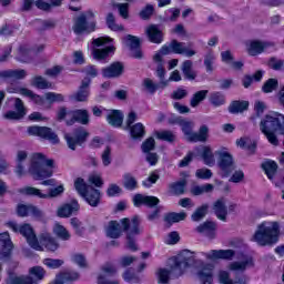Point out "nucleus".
Segmentation results:
<instances>
[{"label":"nucleus","mask_w":284,"mask_h":284,"mask_svg":"<svg viewBox=\"0 0 284 284\" xmlns=\"http://www.w3.org/2000/svg\"><path fill=\"white\" fill-rule=\"evenodd\" d=\"M134 205L139 207V205H148L149 207H154V205H159L160 201L156 196L136 194L133 197Z\"/></svg>","instance_id":"nucleus-23"},{"label":"nucleus","mask_w":284,"mask_h":284,"mask_svg":"<svg viewBox=\"0 0 284 284\" xmlns=\"http://www.w3.org/2000/svg\"><path fill=\"white\" fill-rule=\"evenodd\" d=\"M0 258H8L12 253V247H14L12 240H10V233L4 232L0 234Z\"/></svg>","instance_id":"nucleus-18"},{"label":"nucleus","mask_w":284,"mask_h":284,"mask_svg":"<svg viewBox=\"0 0 284 284\" xmlns=\"http://www.w3.org/2000/svg\"><path fill=\"white\" fill-rule=\"evenodd\" d=\"M247 108H250L247 101H233L229 106V112L231 114H240L241 112H245Z\"/></svg>","instance_id":"nucleus-41"},{"label":"nucleus","mask_w":284,"mask_h":284,"mask_svg":"<svg viewBox=\"0 0 284 284\" xmlns=\"http://www.w3.org/2000/svg\"><path fill=\"white\" fill-rule=\"evenodd\" d=\"M106 121L113 128H121L123 125V113L119 110H113L108 114Z\"/></svg>","instance_id":"nucleus-34"},{"label":"nucleus","mask_w":284,"mask_h":284,"mask_svg":"<svg viewBox=\"0 0 284 284\" xmlns=\"http://www.w3.org/2000/svg\"><path fill=\"white\" fill-rule=\"evenodd\" d=\"M274 90H278V80L271 78L264 82L262 92L270 94L274 92Z\"/></svg>","instance_id":"nucleus-55"},{"label":"nucleus","mask_w":284,"mask_h":284,"mask_svg":"<svg viewBox=\"0 0 284 284\" xmlns=\"http://www.w3.org/2000/svg\"><path fill=\"white\" fill-rule=\"evenodd\" d=\"M185 185H187V182L185 180H181L180 182L170 184V190L172 194L180 196V194H185Z\"/></svg>","instance_id":"nucleus-53"},{"label":"nucleus","mask_w":284,"mask_h":284,"mask_svg":"<svg viewBox=\"0 0 284 284\" xmlns=\"http://www.w3.org/2000/svg\"><path fill=\"white\" fill-rule=\"evenodd\" d=\"M171 45H172L173 54H184L185 57H187V59L195 57L196 54V50L186 47L185 42L172 40Z\"/></svg>","instance_id":"nucleus-21"},{"label":"nucleus","mask_w":284,"mask_h":284,"mask_svg":"<svg viewBox=\"0 0 284 284\" xmlns=\"http://www.w3.org/2000/svg\"><path fill=\"white\" fill-rule=\"evenodd\" d=\"M210 136V128L203 124L197 132L193 133L191 143H205Z\"/></svg>","instance_id":"nucleus-33"},{"label":"nucleus","mask_w":284,"mask_h":284,"mask_svg":"<svg viewBox=\"0 0 284 284\" xmlns=\"http://www.w3.org/2000/svg\"><path fill=\"white\" fill-rule=\"evenodd\" d=\"M207 210H210V205L207 204H203L202 206L197 207L195 212L191 215L192 221L199 222L202 221V219H205Z\"/></svg>","instance_id":"nucleus-54"},{"label":"nucleus","mask_w":284,"mask_h":284,"mask_svg":"<svg viewBox=\"0 0 284 284\" xmlns=\"http://www.w3.org/2000/svg\"><path fill=\"white\" fill-rule=\"evenodd\" d=\"M214 185L204 184V185H195L191 189V194L193 196H201V194H209V192H213Z\"/></svg>","instance_id":"nucleus-49"},{"label":"nucleus","mask_w":284,"mask_h":284,"mask_svg":"<svg viewBox=\"0 0 284 284\" xmlns=\"http://www.w3.org/2000/svg\"><path fill=\"white\" fill-rule=\"evenodd\" d=\"M261 168H262V170H264V172H265L267 179H270V181H272V179H274V176H276V172L278 171V164H276L272 160H267V161L263 162Z\"/></svg>","instance_id":"nucleus-36"},{"label":"nucleus","mask_w":284,"mask_h":284,"mask_svg":"<svg viewBox=\"0 0 284 284\" xmlns=\"http://www.w3.org/2000/svg\"><path fill=\"white\" fill-rule=\"evenodd\" d=\"M181 71L182 74H184V79H187L189 81H194L197 77V73L194 70V62H192V60L183 61L181 64Z\"/></svg>","instance_id":"nucleus-29"},{"label":"nucleus","mask_w":284,"mask_h":284,"mask_svg":"<svg viewBox=\"0 0 284 284\" xmlns=\"http://www.w3.org/2000/svg\"><path fill=\"white\" fill-rule=\"evenodd\" d=\"M20 194L26 196H37L38 199H48V194L43 193L41 190L34 186H24L19 190Z\"/></svg>","instance_id":"nucleus-38"},{"label":"nucleus","mask_w":284,"mask_h":284,"mask_svg":"<svg viewBox=\"0 0 284 284\" xmlns=\"http://www.w3.org/2000/svg\"><path fill=\"white\" fill-rule=\"evenodd\" d=\"M179 123L186 140L192 142V138L194 136V122L180 120Z\"/></svg>","instance_id":"nucleus-40"},{"label":"nucleus","mask_w":284,"mask_h":284,"mask_svg":"<svg viewBox=\"0 0 284 284\" xmlns=\"http://www.w3.org/2000/svg\"><path fill=\"white\" fill-rule=\"evenodd\" d=\"M123 43L128 45L131 50V55L134 59H141L143 57V52H141V40L138 37L132 34L126 36L123 38Z\"/></svg>","instance_id":"nucleus-15"},{"label":"nucleus","mask_w":284,"mask_h":284,"mask_svg":"<svg viewBox=\"0 0 284 284\" xmlns=\"http://www.w3.org/2000/svg\"><path fill=\"white\" fill-rule=\"evenodd\" d=\"M29 274L34 276H20V277H10L8 284H39V281L45 278V268L41 266H33L29 270Z\"/></svg>","instance_id":"nucleus-9"},{"label":"nucleus","mask_w":284,"mask_h":284,"mask_svg":"<svg viewBox=\"0 0 284 284\" xmlns=\"http://www.w3.org/2000/svg\"><path fill=\"white\" fill-rule=\"evenodd\" d=\"M278 236H281V224L278 222H263L253 235V241L261 247H265L276 245Z\"/></svg>","instance_id":"nucleus-4"},{"label":"nucleus","mask_w":284,"mask_h":284,"mask_svg":"<svg viewBox=\"0 0 284 284\" xmlns=\"http://www.w3.org/2000/svg\"><path fill=\"white\" fill-rule=\"evenodd\" d=\"M92 80L90 78H84L75 93L70 95L71 101H78L80 103H85L90 98V84Z\"/></svg>","instance_id":"nucleus-13"},{"label":"nucleus","mask_w":284,"mask_h":284,"mask_svg":"<svg viewBox=\"0 0 284 284\" xmlns=\"http://www.w3.org/2000/svg\"><path fill=\"white\" fill-rule=\"evenodd\" d=\"M28 159V152L26 151H18L16 158V174L18 176H26V160Z\"/></svg>","instance_id":"nucleus-28"},{"label":"nucleus","mask_w":284,"mask_h":284,"mask_svg":"<svg viewBox=\"0 0 284 284\" xmlns=\"http://www.w3.org/2000/svg\"><path fill=\"white\" fill-rule=\"evenodd\" d=\"M209 93H210V91H207V90H201V91L195 92L190 101L191 108H199V104L201 102L205 101V99H207Z\"/></svg>","instance_id":"nucleus-44"},{"label":"nucleus","mask_w":284,"mask_h":284,"mask_svg":"<svg viewBox=\"0 0 284 284\" xmlns=\"http://www.w3.org/2000/svg\"><path fill=\"white\" fill-rule=\"evenodd\" d=\"M254 265V260L247 255H242L239 260L229 263L227 270L230 272H236L243 274L246 270H250Z\"/></svg>","instance_id":"nucleus-12"},{"label":"nucleus","mask_w":284,"mask_h":284,"mask_svg":"<svg viewBox=\"0 0 284 284\" xmlns=\"http://www.w3.org/2000/svg\"><path fill=\"white\" fill-rule=\"evenodd\" d=\"M155 136L160 141H166V143H174L176 141V133L170 130L156 131Z\"/></svg>","instance_id":"nucleus-45"},{"label":"nucleus","mask_w":284,"mask_h":284,"mask_svg":"<svg viewBox=\"0 0 284 284\" xmlns=\"http://www.w3.org/2000/svg\"><path fill=\"white\" fill-rule=\"evenodd\" d=\"M7 92L10 94H21L22 97H27L28 99H31L34 103L38 105H41L43 103V98L40 95H37L32 90L23 87H10L7 89Z\"/></svg>","instance_id":"nucleus-14"},{"label":"nucleus","mask_w":284,"mask_h":284,"mask_svg":"<svg viewBox=\"0 0 284 284\" xmlns=\"http://www.w3.org/2000/svg\"><path fill=\"white\" fill-rule=\"evenodd\" d=\"M17 60L21 61L22 63H28L30 61V49L28 47L22 45L18 50Z\"/></svg>","instance_id":"nucleus-60"},{"label":"nucleus","mask_w":284,"mask_h":284,"mask_svg":"<svg viewBox=\"0 0 284 284\" xmlns=\"http://www.w3.org/2000/svg\"><path fill=\"white\" fill-rule=\"evenodd\" d=\"M113 8L118 9V12L122 19L130 17V4L129 3H113Z\"/></svg>","instance_id":"nucleus-61"},{"label":"nucleus","mask_w":284,"mask_h":284,"mask_svg":"<svg viewBox=\"0 0 284 284\" xmlns=\"http://www.w3.org/2000/svg\"><path fill=\"white\" fill-rule=\"evenodd\" d=\"M97 30V22L94 21V12L87 11L85 13H81L78 18L74 19L73 23V32L75 34H90V32H94Z\"/></svg>","instance_id":"nucleus-7"},{"label":"nucleus","mask_w":284,"mask_h":284,"mask_svg":"<svg viewBox=\"0 0 284 284\" xmlns=\"http://www.w3.org/2000/svg\"><path fill=\"white\" fill-rule=\"evenodd\" d=\"M215 156H217V166L222 172V176H230L232 172L236 170L234 158L230 154L226 148L215 151Z\"/></svg>","instance_id":"nucleus-8"},{"label":"nucleus","mask_w":284,"mask_h":284,"mask_svg":"<svg viewBox=\"0 0 284 284\" xmlns=\"http://www.w3.org/2000/svg\"><path fill=\"white\" fill-rule=\"evenodd\" d=\"M260 130L271 145L278 146L280 142L276 132L284 134V115L278 112L266 114L260 122Z\"/></svg>","instance_id":"nucleus-2"},{"label":"nucleus","mask_w":284,"mask_h":284,"mask_svg":"<svg viewBox=\"0 0 284 284\" xmlns=\"http://www.w3.org/2000/svg\"><path fill=\"white\" fill-rule=\"evenodd\" d=\"M101 272L102 273H100L99 276H104V278H106V276H114V274H116V266H114L113 264L106 263L102 265Z\"/></svg>","instance_id":"nucleus-62"},{"label":"nucleus","mask_w":284,"mask_h":284,"mask_svg":"<svg viewBox=\"0 0 284 284\" xmlns=\"http://www.w3.org/2000/svg\"><path fill=\"white\" fill-rule=\"evenodd\" d=\"M214 266L212 264H203L197 271V278L202 284H212L214 281Z\"/></svg>","instance_id":"nucleus-19"},{"label":"nucleus","mask_w":284,"mask_h":284,"mask_svg":"<svg viewBox=\"0 0 284 284\" xmlns=\"http://www.w3.org/2000/svg\"><path fill=\"white\" fill-rule=\"evenodd\" d=\"M214 61H216V57L212 51H209L204 55V65L206 68V72H214Z\"/></svg>","instance_id":"nucleus-58"},{"label":"nucleus","mask_w":284,"mask_h":284,"mask_svg":"<svg viewBox=\"0 0 284 284\" xmlns=\"http://www.w3.org/2000/svg\"><path fill=\"white\" fill-rule=\"evenodd\" d=\"M57 282L64 284L67 281H79V273L64 272L57 275Z\"/></svg>","instance_id":"nucleus-52"},{"label":"nucleus","mask_w":284,"mask_h":284,"mask_svg":"<svg viewBox=\"0 0 284 284\" xmlns=\"http://www.w3.org/2000/svg\"><path fill=\"white\" fill-rule=\"evenodd\" d=\"M140 224L141 220L139 216H134L131 222L128 217L121 220L123 232L126 233V247L128 250H131V252H136V250H139L136 246V236L141 234V230L139 229Z\"/></svg>","instance_id":"nucleus-5"},{"label":"nucleus","mask_w":284,"mask_h":284,"mask_svg":"<svg viewBox=\"0 0 284 284\" xmlns=\"http://www.w3.org/2000/svg\"><path fill=\"white\" fill-rule=\"evenodd\" d=\"M185 219H187V213L185 212H172L164 216V221L168 223V225H173V223H181V221H185Z\"/></svg>","instance_id":"nucleus-42"},{"label":"nucleus","mask_w":284,"mask_h":284,"mask_svg":"<svg viewBox=\"0 0 284 284\" xmlns=\"http://www.w3.org/2000/svg\"><path fill=\"white\" fill-rule=\"evenodd\" d=\"M40 242L48 250V252H57L59 250V242L52 239L50 234L43 233L40 235Z\"/></svg>","instance_id":"nucleus-32"},{"label":"nucleus","mask_w":284,"mask_h":284,"mask_svg":"<svg viewBox=\"0 0 284 284\" xmlns=\"http://www.w3.org/2000/svg\"><path fill=\"white\" fill-rule=\"evenodd\" d=\"M88 136H90V133H88V131H85L83 128L77 129L73 132V134H70V133L64 134L67 145L70 150H77V145H83Z\"/></svg>","instance_id":"nucleus-10"},{"label":"nucleus","mask_w":284,"mask_h":284,"mask_svg":"<svg viewBox=\"0 0 284 284\" xmlns=\"http://www.w3.org/2000/svg\"><path fill=\"white\" fill-rule=\"evenodd\" d=\"M214 230H216V224L214 222H204L196 227V232L205 234L210 239H214Z\"/></svg>","instance_id":"nucleus-37"},{"label":"nucleus","mask_w":284,"mask_h":284,"mask_svg":"<svg viewBox=\"0 0 284 284\" xmlns=\"http://www.w3.org/2000/svg\"><path fill=\"white\" fill-rule=\"evenodd\" d=\"M74 123L88 125L90 123V112L85 109H78L72 111L71 119L67 120V125H74Z\"/></svg>","instance_id":"nucleus-17"},{"label":"nucleus","mask_w":284,"mask_h":284,"mask_svg":"<svg viewBox=\"0 0 284 284\" xmlns=\"http://www.w3.org/2000/svg\"><path fill=\"white\" fill-rule=\"evenodd\" d=\"M82 196L91 207H98L101 203V192L92 186Z\"/></svg>","instance_id":"nucleus-24"},{"label":"nucleus","mask_w":284,"mask_h":284,"mask_svg":"<svg viewBox=\"0 0 284 284\" xmlns=\"http://www.w3.org/2000/svg\"><path fill=\"white\" fill-rule=\"evenodd\" d=\"M105 232L109 239H119L123 232V226L116 221H110L105 227Z\"/></svg>","instance_id":"nucleus-31"},{"label":"nucleus","mask_w":284,"mask_h":284,"mask_svg":"<svg viewBox=\"0 0 284 284\" xmlns=\"http://www.w3.org/2000/svg\"><path fill=\"white\" fill-rule=\"evenodd\" d=\"M205 256L209 261H233L236 256V252L234 250H212L209 253H205Z\"/></svg>","instance_id":"nucleus-16"},{"label":"nucleus","mask_w":284,"mask_h":284,"mask_svg":"<svg viewBox=\"0 0 284 284\" xmlns=\"http://www.w3.org/2000/svg\"><path fill=\"white\" fill-rule=\"evenodd\" d=\"M202 159L205 165H209V168H214L216 159H214V153L210 146L203 148Z\"/></svg>","instance_id":"nucleus-43"},{"label":"nucleus","mask_w":284,"mask_h":284,"mask_svg":"<svg viewBox=\"0 0 284 284\" xmlns=\"http://www.w3.org/2000/svg\"><path fill=\"white\" fill-rule=\"evenodd\" d=\"M102 74L105 79H114L123 74V64L120 62L112 63L110 67L102 70Z\"/></svg>","instance_id":"nucleus-25"},{"label":"nucleus","mask_w":284,"mask_h":284,"mask_svg":"<svg viewBox=\"0 0 284 284\" xmlns=\"http://www.w3.org/2000/svg\"><path fill=\"white\" fill-rule=\"evenodd\" d=\"M27 132L30 136H40V139H47V141H51L53 144L59 143V135L48 126H29Z\"/></svg>","instance_id":"nucleus-11"},{"label":"nucleus","mask_w":284,"mask_h":284,"mask_svg":"<svg viewBox=\"0 0 284 284\" xmlns=\"http://www.w3.org/2000/svg\"><path fill=\"white\" fill-rule=\"evenodd\" d=\"M74 187L77 190V192L79 193L80 196H83L87 191H89L92 186L88 185L85 183V180L78 178L74 182Z\"/></svg>","instance_id":"nucleus-57"},{"label":"nucleus","mask_w":284,"mask_h":284,"mask_svg":"<svg viewBox=\"0 0 284 284\" xmlns=\"http://www.w3.org/2000/svg\"><path fill=\"white\" fill-rule=\"evenodd\" d=\"M114 50H116L114 45H108L104 48H93V59H97V61H103L104 59H108L111 53L113 54Z\"/></svg>","instance_id":"nucleus-30"},{"label":"nucleus","mask_w":284,"mask_h":284,"mask_svg":"<svg viewBox=\"0 0 284 284\" xmlns=\"http://www.w3.org/2000/svg\"><path fill=\"white\" fill-rule=\"evenodd\" d=\"M219 280L221 284H247V276L243 275L236 281L230 278V273L227 271H221L219 273Z\"/></svg>","instance_id":"nucleus-35"},{"label":"nucleus","mask_w":284,"mask_h":284,"mask_svg":"<svg viewBox=\"0 0 284 284\" xmlns=\"http://www.w3.org/2000/svg\"><path fill=\"white\" fill-rule=\"evenodd\" d=\"M26 77H28V73L23 69L7 70V81L10 79L13 81H19L21 79H26Z\"/></svg>","instance_id":"nucleus-50"},{"label":"nucleus","mask_w":284,"mask_h":284,"mask_svg":"<svg viewBox=\"0 0 284 284\" xmlns=\"http://www.w3.org/2000/svg\"><path fill=\"white\" fill-rule=\"evenodd\" d=\"M214 214L220 221H226L227 219V201L224 197L219 199L213 204Z\"/></svg>","instance_id":"nucleus-22"},{"label":"nucleus","mask_w":284,"mask_h":284,"mask_svg":"<svg viewBox=\"0 0 284 284\" xmlns=\"http://www.w3.org/2000/svg\"><path fill=\"white\" fill-rule=\"evenodd\" d=\"M123 185L126 190H136L139 185V182H136V178H134L131 173H125L123 175Z\"/></svg>","instance_id":"nucleus-56"},{"label":"nucleus","mask_w":284,"mask_h":284,"mask_svg":"<svg viewBox=\"0 0 284 284\" xmlns=\"http://www.w3.org/2000/svg\"><path fill=\"white\" fill-rule=\"evenodd\" d=\"M142 85L149 94H154L161 88V84L154 83L150 78L144 79Z\"/></svg>","instance_id":"nucleus-59"},{"label":"nucleus","mask_w":284,"mask_h":284,"mask_svg":"<svg viewBox=\"0 0 284 284\" xmlns=\"http://www.w3.org/2000/svg\"><path fill=\"white\" fill-rule=\"evenodd\" d=\"M194 264V255L190 251H183L178 256L169 260V265L171 270L160 267L156 270L155 275L160 284L170 283V274L174 276H183V272L187 267Z\"/></svg>","instance_id":"nucleus-1"},{"label":"nucleus","mask_w":284,"mask_h":284,"mask_svg":"<svg viewBox=\"0 0 284 284\" xmlns=\"http://www.w3.org/2000/svg\"><path fill=\"white\" fill-rule=\"evenodd\" d=\"M8 227H10L13 232L19 233L24 236L27 243L32 247V250H37V252H43V245L39 243L37 239V234H34V230L30 224L19 225L17 222L7 223Z\"/></svg>","instance_id":"nucleus-6"},{"label":"nucleus","mask_w":284,"mask_h":284,"mask_svg":"<svg viewBox=\"0 0 284 284\" xmlns=\"http://www.w3.org/2000/svg\"><path fill=\"white\" fill-rule=\"evenodd\" d=\"M145 32L151 43H163V31L159 29V26L151 24L146 28Z\"/></svg>","instance_id":"nucleus-27"},{"label":"nucleus","mask_w":284,"mask_h":284,"mask_svg":"<svg viewBox=\"0 0 284 284\" xmlns=\"http://www.w3.org/2000/svg\"><path fill=\"white\" fill-rule=\"evenodd\" d=\"M130 132H131V136L132 139H143V136H145V126L143 125V123L138 122L134 125L130 126Z\"/></svg>","instance_id":"nucleus-46"},{"label":"nucleus","mask_w":284,"mask_h":284,"mask_svg":"<svg viewBox=\"0 0 284 284\" xmlns=\"http://www.w3.org/2000/svg\"><path fill=\"white\" fill-rule=\"evenodd\" d=\"M31 85H33V88H38L39 90H48V88H52V83L48 82V80L41 75H36L31 80Z\"/></svg>","instance_id":"nucleus-47"},{"label":"nucleus","mask_w":284,"mask_h":284,"mask_svg":"<svg viewBox=\"0 0 284 284\" xmlns=\"http://www.w3.org/2000/svg\"><path fill=\"white\" fill-rule=\"evenodd\" d=\"M53 233L58 239H61L62 241H70V232L61 224L55 223L53 226Z\"/></svg>","instance_id":"nucleus-48"},{"label":"nucleus","mask_w":284,"mask_h":284,"mask_svg":"<svg viewBox=\"0 0 284 284\" xmlns=\"http://www.w3.org/2000/svg\"><path fill=\"white\" fill-rule=\"evenodd\" d=\"M70 223L73 230H75V234H78V236H83V232H85V229L83 227V223L78 217H72L70 220Z\"/></svg>","instance_id":"nucleus-64"},{"label":"nucleus","mask_w":284,"mask_h":284,"mask_svg":"<svg viewBox=\"0 0 284 284\" xmlns=\"http://www.w3.org/2000/svg\"><path fill=\"white\" fill-rule=\"evenodd\" d=\"M105 23L109 30H112V32H123V30H125V27H123V24L116 23V18L114 17V13L106 14Z\"/></svg>","instance_id":"nucleus-39"},{"label":"nucleus","mask_w":284,"mask_h":284,"mask_svg":"<svg viewBox=\"0 0 284 284\" xmlns=\"http://www.w3.org/2000/svg\"><path fill=\"white\" fill-rule=\"evenodd\" d=\"M74 212H79V202L75 200H73L71 203L62 205L58 210V216H60V219H68L69 216H72Z\"/></svg>","instance_id":"nucleus-26"},{"label":"nucleus","mask_w":284,"mask_h":284,"mask_svg":"<svg viewBox=\"0 0 284 284\" xmlns=\"http://www.w3.org/2000/svg\"><path fill=\"white\" fill-rule=\"evenodd\" d=\"M63 260L59 258H44L43 260V265L49 267L50 270H59L63 265Z\"/></svg>","instance_id":"nucleus-63"},{"label":"nucleus","mask_w":284,"mask_h":284,"mask_svg":"<svg viewBox=\"0 0 284 284\" xmlns=\"http://www.w3.org/2000/svg\"><path fill=\"white\" fill-rule=\"evenodd\" d=\"M270 45H274V43L253 40L246 43V52H248L250 57H256L261 54L265 48H270Z\"/></svg>","instance_id":"nucleus-20"},{"label":"nucleus","mask_w":284,"mask_h":284,"mask_svg":"<svg viewBox=\"0 0 284 284\" xmlns=\"http://www.w3.org/2000/svg\"><path fill=\"white\" fill-rule=\"evenodd\" d=\"M53 168L54 160L48 159L43 153H33L28 172L34 181H43L54 174Z\"/></svg>","instance_id":"nucleus-3"},{"label":"nucleus","mask_w":284,"mask_h":284,"mask_svg":"<svg viewBox=\"0 0 284 284\" xmlns=\"http://www.w3.org/2000/svg\"><path fill=\"white\" fill-rule=\"evenodd\" d=\"M210 103L214 108H221V105H225V95L221 92H213L210 95Z\"/></svg>","instance_id":"nucleus-51"}]
</instances>
